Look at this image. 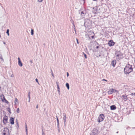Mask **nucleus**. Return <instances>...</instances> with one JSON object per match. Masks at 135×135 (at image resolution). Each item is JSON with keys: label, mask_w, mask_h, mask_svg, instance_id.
I'll use <instances>...</instances> for the list:
<instances>
[{"label": "nucleus", "mask_w": 135, "mask_h": 135, "mask_svg": "<svg viewBox=\"0 0 135 135\" xmlns=\"http://www.w3.org/2000/svg\"><path fill=\"white\" fill-rule=\"evenodd\" d=\"M52 76H54V74H53V73H52Z\"/></svg>", "instance_id": "72a5a7b5"}, {"label": "nucleus", "mask_w": 135, "mask_h": 135, "mask_svg": "<svg viewBox=\"0 0 135 135\" xmlns=\"http://www.w3.org/2000/svg\"><path fill=\"white\" fill-rule=\"evenodd\" d=\"M56 83L57 84V89H60L59 86L58 85V84L57 82H56Z\"/></svg>", "instance_id": "aec40b11"}, {"label": "nucleus", "mask_w": 135, "mask_h": 135, "mask_svg": "<svg viewBox=\"0 0 135 135\" xmlns=\"http://www.w3.org/2000/svg\"><path fill=\"white\" fill-rule=\"evenodd\" d=\"M99 47V46H97L96 47V48L97 49H98Z\"/></svg>", "instance_id": "473e14b6"}, {"label": "nucleus", "mask_w": 135, "mask_h": 135, "mask_svg": "<svg viewBox=\"0 0 135 135\" xmlns=\"http://www.w3.org/2000/svg\"><path fill=\"white\" fill-rule=\"evenodd\" d=\"M93 13H94L95 14L97 13V9L96 8H93Z\"/></svg>", "instance_id": "2eb2a0df"}, {"label": "nucleus", "mask_w": 135, "mask_h": 135, "mask_svg": "<svg viewBox=\"0 0 135 135\" xmlns=\"http://www.w3.org/2000/svg\"><path fill=\"white\" fill-rule=\"evenodd\" d=\"M3 135H10L8 129L7 128H4L3 130H2Z\"/></svg>", "instance_id": "f03ea898"}, {"label": "nucleus", "mask_w": 135, "mask_h": 135, "mask_svg": "<svg viewBox=\"0 0 135 135\" xmlns=\"http://www.w3.org/2000/svg\"><path fill=\"white\" fill-rule=\"evenodd\" d=\"M69 73H68V72H67V76H69Z\"/></svg>", "instance_id": "7c9ffc66"}, {"label": "nucleus", "mask_w": 135, "mask_h": 135, "mask_svg": "<svg viewBox=\"0 0 135 135\" xmlns=\"http://www.w3.org/2000/svg\"><path fill=\"white\" fill-rule=\"evenodd\" d=\"M114 91H115V92L117 91L116 90L113 89H112L108 91V93L109 94H111L114 92Z\"/></svg>", "instance_id": "1a4fd4ad"}, {"label": "nucleus", "mask_w": 135, "mask_h": 135, "mask_svg": "<svg viewBox=\"0 0 135 135\" xmlns=\"http://www.w3.org/2000/svg\"><path fill=\"white\" fill-rule=\"evenodd\" d=\"M18 64L20 66H22V64L21 62L20 58L19 57L18 58Z\"/></svg>", "instance_id": "f8f14e48"}, {"label": "nucleus", "mask_w": 135, "mask_h": 135, "mask_svg": "<svg viewBox=\"0 0 135 135\" xmlns=\"http://www.w3.org/2000/svg\"><path fill=\"white\" fill-rule=\"evenodd\" d=\"M105 118L103 114H100L98 117V120L99 122H101L103 121Z\"/></svg>", "instance_id": "7ed1b4c3"}, {"label": "nucleus", "mask_w": 135, "mask_h": 135, "mask_svg": "<svg viewBox=\"0 0 135 135\" xmlns=\"http://www.w3.org/2000/svg\"><path fill=\"white\" fill-rule=\"evenodd\" d=\"M26 130L27 131V127H26Z\"/></svg>", "instance_id": "e433bc0d"}, {"label": "nucleus", "mask_w": 135, "mask_h": 135, "mask_svg": "<svg viewBox=\"0 0 135 135\" xmlns=\"http://www.w3.org/2000/svg\"><path fill=\"white\" fill-rule=\"evenodd\" d=\"M43 0H38V1L39 2H41Z\"/></svg>", "instance_id": "a878e982"}, {"label": "nucleus", "mask_w": 135, "mask_h": 135, "mask_svg": "<svg viewBox=\"0 0 135 135\" xmlns=\"http://www.w3.org/2000/svg\"><path fill=\"white\" fill-rule=\"evenodd\" d=\"M31 34L32 35L33 34V30L32 29L31 30Z\"/></svg>", "instance_id": "6ab92c4d"}, {"label": "nucleus", "mask_w": 135, "mask_h": 135, "mask_svg": "<svg viewBox=\"0 0 135 135\" xmlns=\"http://www.w3.org/2000/svg\"><path fill=\"white\" fill-rule=\"evenodd\" d=\"M115 44V43L114 42L113 40H109L108 43V44L109 46L111 47L113 46Z\"/></svg>", "instance_id": "39448f33"}, {"label": "nucleus", "mask_w": 135, "mask_h": 135, "mask_svg": "<svg viewBox=\"0 0 135 135\" xmlns=\"http://www.w3.org/2000/svg\"><path fill=\"white\" fill-rule=\"evenodd\" d=\"M57 123L58 124L59 123V120L58 118H57Z\"/></svg>", "instance_id": "bb28decb"}, {"label": "nucleus", "mask_w": 135, "mask_h": 135, "mask_svg": "<svg viewBox=\"0 0 135 135\" xmlns=\"http://www.w3.org/2000/svg\"><path fill=\"white\" fill-rule=\"evenodd\" d=\"M89 36H89H91V37L92 39H93L94 38V37L95 35V34L94 32H92L91 31H90L89 32Z\"/></svg>", "instance_id": "0eeeda50"}, {"label": "nucleus", "mask_w": 135, "mask_h": 135, "mask_svg": "<svg viewBox=\"0 0 135 135\" xmlns=\"http://www.w3.org/2000/svg\"><path fill=\"white\" fill-rule=\"evenodd\" d=\"M66 117L65 116L64 117V119L65 120Z\"/></svg>", "instance_id": "2f4dec72"}, {"label": "nucleus", "mask_w": 135, "mask_h": 135, "mask_svg": "<svg viewBox=\"0 0 135 135\" xmlns=\"http://www.w3.org/2000/svg\"><path fill=\"white\" fill-rule=\"evenodd\" d=\"M8 118L7 116L5 115L3 117V122L4 124H6L7 122Z\"/></svg>", "instance_id": "423d86ee"}, {"label": "nucleus", "mask_w": 135, "mask_h": 135, "mask_svg": "<svg viewBox=\"0 0 135 135\" xmlns=\"http://www.w3.org/2000/svg\"><path fill=\"white\" fill-rule=\"evenodd\" d=\"M90 135H98L95 132H93Z\"/></svg>", "instance_id": "a211bd4d"}, {"label": "nucleus", "mask_w": 135, "mask_h": 135, "mask_svg": "<svg viewBox=\"0 0 135 135\" xmlns=\"http://www.w3.org/2000/svg\"><path fill=\"white\" fill-rule=\"evenodd\" d=\"M133 70L132 66L131 65L128 64L124 68V71L125 74H128Z\"/></svg>", "instance_id": "f257e3e1"}, {"label": "nucleus", "mask_w": 135, "mask_h": 135, "mask_svg": "<svg viewBox=\"0 0 135 135\" xmlns=\"http://www.w3.org/2000/svg\"><path fill=\"white\" fill-rule=\"evenodd\" d=\"M28 96L29 97V98H30V92H29L28 93Z\"/></svg>", "instance_id": "c756f323"}, {"label": "nucleus", "mask_w": 135, "mask_h": 135, "mask_svg": "<svg viewBox=\"0 0 135 135\" xmlns=\"http://www.w3.org/2000/svg\"><path fill=\"white\" fill-rule=\"evenodd\" d=\"M36 80V82L39 84V83H38V80L36 78L35 79Z\"/></svg>", "instance_id": "b1692460"}, {"label": "nucleus", "mask_w": 135, "mask_h": 135, "mask_svg": "<svg viewBox=\"0 0 135 135\" xmlns=\"http://www.w3.org/2000/svg\"><path fill=\"white\" fill-rule=\"evenodd\" d=\"M18 102V100L17 99V98H15V104H16V103H17Z\"/></svg>", "instance_id": "f3484780"}, {"label": "nucleus", "mask_w": 135, "mask_h": 135, "mask_svg": "<svg viewBox=\"0 0 135 135\" xmlns=\"http://www.w3.org/2000/svg\"><path fill=\"white\" fill-rule=\"evenodd\" d=\"M116 64V61L115 60H113L111 62V64L112 66L114 67Z\"/></svg>", "instance_id": "9b49d317"}, {"label": "nucleus", "mask_w": 135, "mask_h": 135, "mask_svg": "<svg viewBox=\"0 0 135 135\" xmlns=\"http://www.w3.org/2000/svg\"><path fill=\"white\" fill-rule=\"evenodd\" d=\"M122 97L123 98V100L124 101H126L128 99V98L127 95H122Z\"/></svg>", "instance_id": "9d476101"}, {"label": "nucleus", "mask_w": 135, "mask_h": 135, "mask_svg": "<svg viewBox=\"0 0 135 135\" xmlns=\"http://www.w3.org/2000/svg\"><path fill=\"white\" fill-rule=\"evenodd\" d=\"M84 55L85 58L86 59L87 58V56L84 53Z\"/></svg>", "instance_id": "5701e85b"}, {"label": "nucleus", "mask_w": 135, "mask_h": 135, "mask_svg": "<svg viewBox=\"0 0 135 135\" xmlns=\"http://www.w3.org/2000/svg\"><path fill=\"white\" fill-rule=\"evenodd\" d=\"M131 95L132 96L135 95V93H132L131 94Z\"/></svg>", "instance_id": "393cba45"}, {"label": "nucleus", "mask_w": 135, "mask_h": 135, "mask_svg": "<svg viewBox=\"0 0 135 135\" xmlns=\"http://www.w3.org/2000/svg\"><path fill=\"white\" fill-rule=\"evenodd\" d=\"M17 113H19L20 112V109L19 108H18L17 110Z\"/></svg>", "instance_id": "4be33fe9"}, {"label": "nucleus", "mask_w": 135, "mask_h": 135, "mask_svg": "<svg viewBox=\"0 0 135 135\" xmlns=\"http://www.w3.org/2000/svg\"><path fill=\"white\" fill-rule=\"evenodd\" d=\"M1 99L3 102H4L5 103L8 104V102L6 99L4 95L2 94L1 95Z\"/></svg>", "instance_id": "20e7f679"}, {"label": "nucleus", "mask_w": 135, "mask_h": 135, "mask_svg": "<svg viewBox=\"0 0 135 135\" xmlns=\"http://www.w3.org/2000/svg\"><path fill=\"white\" fill-rule=\"evenodd\" d=\"M66 86L67 88L68 89H69V84L67 83L66 84Z\"/></svg>", "instance_id": "dca6fc26"}, {"label": "nucleus", "mask_w": 135, "mask_h": 135, "mask_svg": "<svg viewBox=\"0 0 135 135\" xmlns=\"http://www.w3.org/2000/svg\"><path fill=\"white\" fill-rule=\"evenodd\" d=\"M102 80L103 81H107V80H106L104 79H103Z\"/></svg>", "instance_id": "cd10ccee"}, {"label": "nucleus", "mask_w": 135, "mask_h": 135, "mask_svg": "<svg viewBox=\"0 0 135 135\" xmlns=\"http://www.w3.org/2000/svg\"><path fill=\"white\" fill-rule=\"evenodd\" d=\"M116 109V107L115 105H112L110 106V109L111 110H114Z\"/></svg>", "instance_id": "4468645a"}, {"label": "nucleus", "mask_w": 135, "mask_h": 135, "mask_svg": "<svg viewBox=\"0 0 135 135\" xmlns=\"http://www.w3.org/2000/svg\"><path fill=\"white\" fill-rule=\"evenodd\" d=\"M76 41H77V44H79V42H78V39H76Z\"/></svg>", "instance_id": "c85d7f7f"}, {"label": "nucleus", "mask_w": 135, "mask_h": 135, "mask_svg": "<svg viewBox=\"0 0 135 135\" xmlns=\"http://www.w3.org/2000/svg\"><path fill=\"white\" fill-rule=\"evenodd\" d=\"M116 57H117L118 59L121 58V56H122V55L119 52H118L115 53Z\"/></svg>", "instance_id": "6e6552de"}, {"label": "nucleus", "mask_w": 135, "mask_h": 135, "mask_svg": "<svg viewBox=\"0 0 135 135\" xmlns=\"http://www.w3.org/2000/svg\"><path fill=\"white\" fill-rule=\"evenodd\" d=\"M9 30L8 29H7V31L6 33L8 35V36L9 35Z\"/></svg>", "instance_id": "412c9836"}, {"label": "nucleus", "mask_w": 135, "mask_h": 135, "mask_svg": "<svg viewBox=\"0 0 135 135\" xmlns=\"http://www.w3.org/2000/svg\"><path fill=\"white\" fill-rule=\"evenodd\" d=\"M38 108V105H37V106H36V108Z\"/></svg>", "instance_id": "f704fd0d"}, {"label": "nucleus", "mask_w": 135, "mask_h": 135, "mask_svg": "<svg viewBox=\"0 0 135 135\" xmlns=\"http://www.w3.org/2000/svg\"><path fill=\"white\" fill-rule=\"evenodd\" d=\"M0 59H2V60H3V58H1Z\"/></svg>", "instance_id": "c9c22d12"}, {"label": "nucleus", "mask_w": 135, "mask_h": 135, "mask_svg": "<svg viewBox=\"0 0 135 135\" xmlns=\"http://www.w3.org/2000/svg\"><path fill=\"white\" fill-rule=\"evenodd\" d=\"M10 122L11 124H14V119L13 118H11L10 120Z\"/></svg>", "instance_id": "ddd939ff"}]
</instances>
